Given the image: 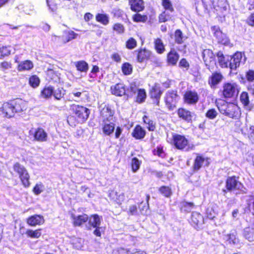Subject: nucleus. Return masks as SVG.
<instances>
[{
    "instance_id": "nucleus-26",
    "label": "nucleus",
    "mask_w": 254,
    "mask_h": 254,
    "mask_svg": "<svg viewBox=\"0 0 254 254\" xmlns=\"http://www.w3.org/2000/svg\"><path fill=\"white\" fill-rule=\"evenodd\" d=\"M114 114V111L112 110L109 105H105L100 112V116L102 118L103 122L110 121Z\"/></svg>"
},
{
    "instance_id": "nucleus-15",
    "label": "nucleus",
    "mask_w": 254,
    "mask_h": 254,
    "mask_svg": "<svg viewBox=\"0 0 254 254\" xmlns=\"http://www.w3.org/2000/svg\"><path fill=\"white\" fill-rule=\"evenodd\" d=\"M183 100L188 105H195L199 100V96L195 91L188 90L184 93Z\"/></svg>"
},
{
    "instance_id": "nucleus-8",
    "label": "nucleus",
    "mask_w": 254,
    "mask_h": 254,
    "mask_svg": "<svg viewBox=\"0 0 254 254\" xmlns=\"http://www.w3.org/2000/svg\"><path fill=\"white\" fill-rule=\"evenodd\" d=\"M210 164V158L205 157L202 154L196 153L194 159L192 170L193 172H198L203 167H208Z\"/></svg>"
},
{
    "instance_id": "nucleus-13",
    "label": "nucleus",
    "mask_w": 254,
    "mask_h": 254,
    "mask_svg": "<svg viewBox=\"0 0 254 254\" xmlns=\"http://www.w3.org/2000/svg\"><path fill=\"white\" fill-rule=\"evenodd\" d=\"M127 87L123 82H119L111 86L110 92L112 95L118 97L126 96L128 97V95L127 93Z\"/></svg>"
},
{
    "instance_id": "nucleus-37",
    "label": "nucleus",
    "mask_w": 254,
    "mask_h": 254,
    "mask_svg": "<svg viewBox=\"0 0 254 254\" xmlns=\"http://www.w3.org/2000/svg\"><path fill=\"white\" fill-rule=\"evenodd\" d=\"M218 57V62L219 65L222 68H227L229 67V59L226 58L221 51H219L216 54Z\"/></svg>"
},
{
    "instance_id": "nucleus-19",
    "label": "nucleus",
    "mask_w": 254,
    "mask_h": 254,
    "mask_svg": "<svg viewBox=\"0 0 254 254\" xmlns=\"http://www.w3.org/2000/svg\"><path fill=\"white\" fill-rule=\"evenodd\" d=\"M180 55L174 48H172L166 55V63L169 66H176L179 61Z\"/></svg>"
},
{
    "instance_id": "nucleus-57",
    "label": "nucleus",
    "mask_w": 254,
    "mask_h": 254,
    "mask_svg": "<svg viewBox=\"0 0 254 254\" xmlns=\"http://www.w3.org/2000/svg\"><path fill=\"white\" fill-rule=\"evenodd\" d=\"M179 66L183 69L188 70L190 67V64L186 58H182L179 62Z\"/></svg>"
},
{
    "instance_id": "nucleus-41",
    "label": "nucleus",
    "mask_w": 254,
    "mask_h": 254,
    "mask_svg": "<svg viewBox=\"0 0 254 254\" xmlns=\"http://www.w3.org/2000/svg\"><path fill=\"white\" fill-rule=\"evenodd\" d=\"M75 66L76 69L80 72H86L89 68L88 64L83 60L76 62Z\"/></svg>"
},
{
    "instance_id": "nucleus-55",
    "label": "nucleus",
    "mask_w": 254,
    "mask_h": 254,
    "mask_svg": "<svg viewBox=\"0 0 254 254\" xmlns=\"http://www.w3.org/2000/svg\"><path fill=\"white\" fill-rule=\"evenodd\" d=\"M153 154L154 155L157 156L161 158H164L165 156V154L163 150V147L161 145L158 146L152 151Z\"/></svg>"
},
{
    "instance_id": "nucleus-60",
    "label": "nucleus",
    "mask_w": 254,
    "mask_h": 254,
    "mask_svg": "<svg viewBox=\"0 0 254 254\" xmlns=\"http://www.w3.org/2000/svg\"><path fill=\"white\" fill-rule=\"evenodd\" d=\"M95 230L93 231V234L96 237L101 238L102 236V233H104V230H102V228L100 226L95 227Z\"/></svg>"
},
{
    "instance_id": "nucleus-25",
    "label": "nucleus",
    "mask_w": 254,
    "mask_h": 254,
    "mask_svg": "<svg viewBox=\"0 0 254 254\" xmlns=\"http://www.w3.org/2000/svg\"><path fill=\"white\" fill-rule=\"evenodd\" d=\"M130 8L132 11L140 12L145 9V2L143 0H128Z\"/></svg>"
},
{
    "instance_id": "nucleus-31",
    "label": "nucleus",
    "mask_w": 254,
    "mask_h": 254,
    "mask_svg": "<svg viewBox=\"0 0 254 254\" xmlns=\"http://www.w3.org/2000/svg\"><path fill=\"white\" fill-rule=\"evenodd\" d=\"M187 38L188 37L184 35L181 29H178L175 31L174 34V40L176 44L178 45L183 44Z\"/></svg>"
},
{
    "instance_id": "nucleus-52",
    "label": "nucleus",
    "mask_w": 254,
    "mask_h": 254,
    "mask_svg": "<svg viewBox=\"0 0 254 254\" xmlns=\"http://www.w3.org/2000/svg\"><path fill=\"white\" fill-rule=\"evenodd\" d=\"M113 31L116 32L118 34H122L125 31V28L123 24L120 23H115L112 27Z\"/></svg>"
},
{
    "instance_id": "nucleus-38",
    "label": "nucleus",
    "mask_w": 254,
    "mask_h": 254,
    "mask_svg": "<svg viewBox=\"0 0 254 254\" xmlns=\"http://www.w3.org/2000/svg\"><path fill=\"white\" fill-rule=\"evenodd\" d=\"M159 193L166 198H170L173 194L171 188L168 186H161L158 189Z\"/></svg>"
},
{
    "instance_id": "nucleus-61",
    "label": "nucleus",
    "mask_w": 254,
    "mask_h": 254,
    "mask_svg": "<svg viewBox=\"0 0 254 254\" xmlns=\"http://www.w3.org/2000/svg\"><path fill=\"white\" fill-rule=\"evenodd\" d=\"M99 71L100 69L99 66L96 65H93L90 71V72L92 75H90V77L93 78L96 77L97 76V73L99 72Z\"/></svg>"
},
{
    "instance_id": "nucleus-24",
    "label": "nucleus",
    "mask_w": 254,
    "mask_h": 254,
    "mask_svg": "<svg viewBox=\"0 0 254 254\" xmlns=\"http://www.w3.org/2000/svg\"><path fill=\"white\" fill-rule=\"evenodd\" d=\"M146 135V131L140 125H136L131 133V136L136 140H142Z\"/></svg>"
},
{
    "instance_id": "nucleus-23",
    "label": "nucleus",
    "mask_w": 254,
    "mask_h": 254,
    "mask_svg": "<svg viewBox=\"0 0 254 254\" xmlns=\"http://www.w3.org/2000/svg\"><path fill=\"white\" fill-rule=\"evenodd\" d=\"M71 218L73 226L81 227L89 220V216L85 213L77 216L72 214L71 215Z\"/></svg>"
},
{
    "instance_id": "nucleus-58",
    "label": "nucleus",
    "mask_w": 254,
    "mask_h": 254,
    "mask_svg": "<svg viewBox=\"0 0 254 254\" xmlns=\"http://www.w3.org/2000/svg\"><path fill=\"white\" fill-rule=\"evenodd\" d=\"M138 206L135 204L130 205L127 210V214L129 216L136 215L138 214Z\"/></svg>"
},
{
    "instance_id": "nucleus-1",
    "label": "nucleus",
    "mask_w": 254,
    "mask_h": 254,
    "mask_svg": "<svg viewBox=\"0 0 254 254\" xmlns=\"http://www.w3.org/2000/svg\"><path fill=\"white\" fill-rule=\"evenodd\" d=\"M69 114L67 117V122L71 127L85 123L90 114L89 109L83 105L74 103L69 105Z\"/></svg>"
},
{
    "instance_id": "nucleus-21",
    "label": "nucleus",
    "mask_w": 254,
    "mask_h": 254,
    "mask_svg": "<svg viewBox=\"0 0 254 254\" xmlns=\"http://www.w3.org/2000/svg\"><path fill=\"white\" fill-rule=\"evenodd\" d=\"M0 111L7 118L13 117L15 114L12 101L3 104L0 103Z\"/></svg>"
},
{
    "instance_id": "nucleus-20",
    "label": "nucleus",
    "mask_w": 254,
    "mask_h": 254,
    "mask_svg": "<svg viewBox=\"0 0 254 254\" xmlns=\"http://www.w3.org/2000/svg\"><path fill=\"white\" fill-rule=\"evenodd\" d=\"M176 112L178 117L180 119L187 123H191L192 122L193 113L190 110L184 107H180L177 109Z\"/></svg>"
},
{
    "instance_id": "nucleus-16",
    "label": "nucleus",
    "mask_w": 254,
    "mask_h": 254,
    "mask_svg": "<svg viewBox=\"0 0 254 254\" xmlns=\"http://www.w3.org/2000/svg\"><path fill=\"white\" fill-rule=\"evenodd\" d=\"M53 96L57 100L61 99L64 95L62 85L60 83L49 86V97Z\"/></svg>"
},
{
    "instance_id": "nucleus-33",
    "label": "nucleus",
    "mask_w": 254,
    "mask_h": 254,
    "mask_svg": "<svg viewBox=\"0 0 254 254\" xmlns=\"http://www.w3.org/2000/svg\"><path fill=\"white\" fill-rule=\"evenodd\" d=\"M44 222L42 216L38 215H35L29 217L27 219V223L31 226H35L37 225H40Z\"/></svg>"
},
{
    "instance_id": "nucleus-47",
    "label": "nucleus",
    "mask_w": 254,
    "mask_h": 254,
    "mask_svg": "<svg viewBox=\"0 0 254 254\" xmlns=\"http://www.w3.org/2000/svg\"><path fill=\"white\" fill-rule=\"evenodd\" d=\"M25 234L28 237H30L33 239H37L39 238L41 235V230L37 229L33 231L31 229H28L26 231Z\"/></svg>"
},
{
    "instance_id": "nucleus-3",
    "label": "nucleus",
    "mask_w": 254,
    "mask_h": 254,
    "mask_svg": "<svg viewBox=\"0 0 254 254\" xmlns=\"http://www.w3.org/2000/svg\"><path fill=\"white\" fill-rule=\"evenodd\" d=\"M244 188L243 184L239 181V177L235 175L228 176L225 180V188L222 190V193L226 196L229 192L239 191Z\"/></svg>"
},
{
    "instance_id": "nucleus-29",
    "label": "nucleus",
    "mask_w": 254,
    "mask_h": 254,
    "mask_svg": "<svg viewBox=\"0 0 254 254\" xmlns=\"http://www.w3.org/2000/svg\"><path fill=\"white\" fill-rule=\"evenodd\" d=\"M142 122L146 125L148 131H154L156 128V123L155 121L150 119L149 116L144 115L142 117Z\"/></svg>"
},
{
    "instance_id": "nucleus-62",
    "label": "nucleus",
    "mask_w": 254,
    "mask_h": 254,
    "mask_svg": "<svg viewBox=\"0 0 254 254\" xmlns=\"http://www.w3.org/2000/svg\"><path fill=\"white\" fill-rule=\"evenodd\" d=\"M111 59L117 63H120L121 62V57L119 54L114 53L111 56Z\"/></svg>"
},
{
    "instance_id": "nucleus-32",
    "label": "nucleus",
    "mask_w": 254,
    "mask_h": 254,
    "mask_svg": "<svg viewBox=\"0 0 254 254\" xmlns=\"http://www.w3.org/2000/svg\"><path fill=\"white\" fill-rule=\"evenodd\" d=\"M102 219V216H99L97 214H93L89 216L87 222L90 227L95 228L100 226Z\"/></svg>"
},
{
    "instance_id": "nucleus-17",
    "label": "nucleus",
    "mask_w": 254,
    "mask_h": 254,
    "mask_svg": "<svg viewBox=\"0 0 254 254\" xmlns=\"http://www.w3.org/2000/svg\"><path fill=\"white\" fill-rule=\"evenodd\" d=\"M189 222L193 227L198 229L204 223V217L200 213L194 211L192 213Z\"/></svg>"
},
{
    "instance_id": "nucleus-59",
    "label": "nucleus",
    "mask_w": 254,
    "mask_h": 254,
    "mask_svg": "<svg viewBox=\"0 0 254 254\" xmlns=\"http://www.w3.org/2000/svg\"><path fill=\"white\" fill-rule=\"evenodd\" d=\"M246 23L250 26L254 27V12L248 16L246 20Z\"/></svg>"
},
{
    "instance_id": "nucleus-63",
    "label": "nucleus",
    "mask_w": 254,
    "mask_h": 254,
    "mask_svg": "<svg viewBox=\"0 0 254 254\" xmlns=\"http://www.w3.org/2000/svg\"><path fill=\"white\" fill-rule=\"evenodd\" d=\"M11 67L10 63L7 62H2L0 64V68L2 70H5Z\"/></svg>"
},
{
    "instance_id": "nucleus-49",
    "label": "nucleus",
    "mask_w": 254,
    "mask_h": 254,
    "mask_svg": "<svg viewBox=\"0 0 254 254\" xmlns=\"http://www.w3.org/2000/svg\"><path fill=\"white\" fill-rule=\"evenodd\" d=\"M49 77L54 83H60V74L52 69H49Z\"/></svg>"
},
{
    "instance_id": "nucleus-39",
    "label": "nucleus",
    "mask_w": 254,
    "mask_h": 254,
    "mask_svg": "<svg viewBox=\"0 0 254 254\" xmlns=\"http://www.w3.org/2000/svg\"><path fill=\"white\" fill-rule=\"evenodd\" d=\"M194 206V204L192 202L183 201L181 202L180 210L182 212L189 213Z\"/></svg>"
},
{
    "instance_id": "nucleus-45",
    "label": "nucleus",
    "mask_w": 254,
    "mask_h": 254,
    "mask_svg": "<svg viewBox=\"0 0 254 254\" xmlns=\"http://www.w3.org/2000/svg\"><path fill=\"white\" fill-rule=\"evenodd\" d=\"M132 19L133 22L139 23H145L148 19V17L146 14H141L139 12H135L132 16Z\"/></svg>"
},
{
    "instance_id": "nucleus-50",
    "label": "nucleus",
    "mask_w": 254,
    "mask_h": 254,
    "mask_svg": "<svg viewBox=\"0 0 254 254\" xmlns=\"http://www.w3.org/2000/svg\"><path fill=\"white\" fill-rule=\"evenodd\" d=\"M240 100L244 106H247L250 104L249 96L247 92L243 91L240 96Z\"/></svg>"
},
{
    "instance_id": "nucleus-5",
    "label": "nucleus",
    "mask_w": 254,
    "mask_h": 254,
    "mask_svg": "<svg viewBox=\"0 0 254 254\" xmlns=\"http://www.w3.org/2000/svg\"><path fill=\"white\" fill-rule=\"evenodd\" d=\"M224 99H231L237 96L239 92V86L235 82L223 83L222 89L220 91Z\"/></svg>"
},
{
    "instance_id": "nucleus-12",
    "label": "nucleus",
    "mask_w": 254,
    "mask_h": 254,
    "mask_svg": "<svg viewBox=\"0 0 254 254\" xmlns=\"http://www.w3.org/2000/svg\"><path fill=\"white\" fill-rule=\"evenodd\" d=\"M13 169L19 174L23 185L25 187H28L29 186V176L25 168L19 163H16L14 165Z\"/></svg>"
},
{
    "instance_id": "nucleus-10",
    "label": "nucleus",
    "mask_w": 254,
    "mask_h": 254,
    "mask_svg": "<svg viewBox=\"0 0 254 254\" xmlns=\"http://www.w3.org/2000/svg\"><path fill=\"white\" fill-rule=\"evenodd\" d=\"M134 52L136 53V60L139 63L151 60L154 57L152 52L145 48H139L135 50Z\"/></svg>"
},
{
    "instance_id": "nucleus-44",
    "label": "nucleus",
    "mask_w": 254,
    "mask_h": 254,
    "mask_svg": "<svg viewBox=\"0 0 254 254\" xmlns=\"http://www.w3.org/2000/svg\"><path fill=\"white\" fill-rule=\"evenodd\" d=\"M95 19L104 25H107L109 23V18L106 14L97 13L95 16Z\"/></svg>"
},
{
    "instance_id": "nucleus-48",
    "label": "nucleus",
    "mask_w": 254,
    "mask_h": 254,
    "mask_svg": "<svg viewBox=\"0 0 254 254\" xmlns=\"http://www.w3.org/2000/svg\"><path fill=\"white\" fill-rule=\"evenodd\" d=\"M122 70L124 75H130L132 72V66L129 63L126 62L122 65Z\"/></svg>"
},
{
    "instance_id": "nucleus-42",
    "label": "nucleus",
    "mask_w": 254,
    "mask_h": 254,
    "mask_svg": "<svg viewBox=\"0 0 254 254\" xmlns=\"http://www.w3.org/2000/svg\"><path fill=\"white\" fill-rule=\"evenodd\" d=\"M33 67V64L30 61H25L21 62L18 66V70L20 71L30 70Z\"/></svg>"
},
{
    "instance_id": "nucleus-54",
    "label": "nucleus",
    "mask_w": 254,
    "mask_h": 254,
    "mask_svg": "<svg viewBox=\"0 0 254 254\" xmlns=\"http://www.w3.org/2000/svg\"><path fill=\"white\" fill-rule=\"evenodd\" d=\"M29 83L33 88L37 87L40 83V79L37 76L32 75L29 78Z\"/></svg>"
},
{
    "instance_id": "nucleus-18",
    "label": "nucleus",
    "mask_w": 254,
    "mask_h": 254,
    "mask_svg": "<svg viewBox=\"0 0 254 254\" xmlns=\"http://www.w3.org/2000/svg\"><path fill=\"white\" fill-rule=\"evenodd\" d=\"M223 78V76L221 72L215 71L209 76L208 84L211 88L215 89L222 81Z\"/></svg>"
},
{
    "instance_id": "nucleus-53",
    "label": "nucleus",
    "mask_w": 254,
    "mask_h": 254,
    "mask_svg": "<svg viewBox=\"0 0 254 254\" xmlns=\"http://www.w3.org/2000/svg\"><path fill=\"white\" fill-rule=\"evenodd\" d=\"M217 115L218 113L214 108L209 109L205 114V117L210 120L214 119Z\"/></svg>"
},
{
    "instance_id": "nucleus-4",
    "label": "nucleus",
    "mask_w": 254,
    "mask_h": 254,
    "mask_svg": "<svg viewBox=\"0 0 254 254\" xmlns=\"http://www.w3.org/2000/svg\"><path fill=\"white\" fill-rule=\"evenodd\" d=\"M171 144L175 149L181 151H189L193 148L190 147L189 139L184 135L178 133L172 135Z\"/></svg>"
},
{
    "instance_id": "nucleus-2",
    "label": "nucleus",
    "mask_w": 254,
    "mask_h": 254,
    "mask_svg": "<svg viewBox=\"0 0 254 254\" xmlns=\"http://www.w3.org/2000/svg\"><path fill=\"white\" fill-rule=\"evenodd\" d=\"M216 104L218 110L223 115L233 119H238L240 117L241 110L237 104L225 101L222 103H216Z\"/></svg>"
},
{
    "instance_id": "nucleus-36",
    "label": "nucleus",
    "mask_w": 254,
    "mask_h": 254,
    "mask_svg": "<svg viewBox=\"0 0 254 254\" xmlns=\"http://www.w3.org/2000/svg\"><path fill=\"white\" fill-rule=\"evenodd\" d=\"M30 134H33L34 138L39 141L45 140L46 137V133L42 128H38L37 130H30Z\"/></svg>"
},
{
    "instance_id": "nucleus-9",
    "label": "nucleus",
    "mask_w": 254,
    "mask_h": 254,
    "mask_svg": "<svg viewBox=\"0 0 254 254\" xmlns=\"http://www.w3.org/2000/svg\"><path fill=\"white\" fill-rule=\"evenodd\" d=\"M162 93L163 91L158 83H155L149 89V96L154 105L157 106L160 105L161 97Z\"/></svg>"
},
{
    "instance_id": "nucleus-34",
    "label": "nucleus",
    "mask_w": 254,
    "mask_h": 254,
    "mask_svg": "<svg viewBox=\"0 0 254 254\" xmlns=\"http://www.w3.org/2000/svg\"><path fill=\"white\" fill-rule=\"evenodd\" d=\"M109 121L103 122V125L102 130L103 133L107 135H110L113 133L115 129V124Z\"/></svg>"
},
{
    "instance_id": "nucleus-7",
    "label": "nucleus",
    "mask_w": 254,
    "mask_h": 254,
    "mask_svg": "<svg viewBox=\"0 0 254 254\" xmlns=\"http://www.w3.org/2000/svg\"><path fill=\"white\" fill-rule=\"evenodd\" d=\"M180 96L176 89L167 91L164 98L165 104L169 111H172L177 106Z\"/></svg>"
},
{
    "instance_id": "nucleus-64",
    "label": "nucleus",
    "mask_w": 254,
    "mask_h": 254,
    "mask_svg": "<svg viewBox=\"0 0 254 254\" xmlns=\"http://www.w3.org/2000/svg\"><path fill=\"white\" fill-rule=\"evenodd\" d=\"M139 89L137 88V85L135 83H131L128 87V90L132 94H135L137 92Z\"/></svg>"
},
{
    "instance_id": "nucleus-11",
    "label": "nucleus",
    "mask_w": 254,
    "mask_h": 254,
    "mask_svg": "<svg viewBox=\"0 0 254 254\" xmlns=\"http://www.w3.org/2000/svg\"><path fill=\"white\" fill-rule=\"evenodd\" d=\"M202 57L204 64L209 70L213 69V65L216 64L215 55L210 49H204L202 52Z\"/></svg>"
},
{
    "instance_id": "nucleus-22",
    "label": "nucleus",
    "mask_w": 254,
    "mask_h": 254,
    "mask_svg": "<svg viewBox=\"0 0 254 254\" xmlns=\"http://www.w3.org/2000/svg\"><path fill=\"white\" fill-rule=\"evenodd\" d=\"M243 58V53L241 52H236L231 57L229 64L231 70H236L240 65Z\"/></svg>"
},
{
    "instance_id": "nucleus-40",
    "label": "nucleus",
    "mask_w": 254,
    "mask_h": 254,
    "mask_svg": "<svg viewBox=\"0 0 254 254\" xmlns=\"http://www.w3.org/2000/svg\"><path fill=\"white\" fill-rule=\"evenodd\" d=\"M136 93L137 95L135 97V102L139 104L144 102L147 97L145 90L143 88H140L137 90Z\"/></svg>"
},
{
    "instance_id": "nucleus-28",
    "label": "nucleus",
    "mask_w": 254,
    "mask_h": 254,
    "mask_svg": "<svg viewBox=\"0 0 254 254\" xmlns=\"http://www.w3.org/2000/svg\"><path fill=\"white\" fill-rule=\"evenodd\" d=\"M214 36L217 39L218 42L221 44H225L227 42V38L225 34L223 33L219 27L214 26L212 27Z\"/></svg>"
},
{
    "instance_id": "nucleus-35",
    "label": "nucleus",
    "mask_w": 254,
    "mask_h": 254,
    "mask_svg": "<svg viewBox=\"0 0 254 254\" xmlns=\"http://www.w3.org/2000/svg\"><path fill=\"white\" fill-rule=\"evenodd\" d=\"M78 34L72 30H64L62 36L63 43H66L70 41L75 39Z\"/></svg>"
},
{
    "instance_id": "nucleus-51",
    "label": "nucleus",
    "mask_w": 254,
    "mask_h": 254,
    "mask_svg": "<svg viewBox=\"0 0 254 254\" xmlns=\"http://www.w3.org/2000/svg\"><path fill=\"white\" fill-rule=\"evenodd\" d=\"M137 45L136 40L132 37H130L126 42V48L128 50L134 49L136 47Z\"/></svg>"
},
{
    "instance_id": "nucleus-27",
    "label": "nucleus",
    "mask_w": 254,
    "mask_h": 254,
    "mask_svg": "<svg viewBox=\"0 0 254 254\" xmlns=\"http://www.w3.org/2000/svg\"><path fill=\"white\" fill-rule=\"evenodd\" d=\"M14 112L19 113L25 111L27 109V103L21 99H17L12 101Z\"/></svg>"
},
{
    "instance_id": "nucleus-56",
    "label": "nucleus",
    "mask_w": 254,
    "mask_h": 254,
    "mask_svg": "<svg viewBox=\"0 0 254 254\" xmlns=\"http://www.w3.org/2000/svg\"><path fill=\"white\" fill-rule=\"evenodd\" d=\"M245 77L249 82L254 81V69H249L245 73Z\"/></svg>"
},
{
    "instance_id": "nucleus-30",
    "label": "nucleus",
    "mask_w": 254,
    "mask_h": 254,
    "mask_svg": "<svg viewBox=\"0 0 254 254\" xmlns=\"http://www.w3.org/2000/svg\"><path fill=\"white\" fill-rule=\"evenodd\" d=\"M153 44L154 49L157 54L161 55L165 52L166 50L165 45L160 38L155 39Z\"/></svg>"
},
{
    "instance_id": "nucleus-46",
    "label": "nucleus",
    "mask_w": 254,
    "mask_h": 254,
    "mask_svg": "<svg viewBox=\"0 0 254 254\" xmlns=\"http://www.w3.org/2000/svg\"><path fill=\"white\" fill-rule=\"evenodd\" d=\"M141 161L136 157H133L132 158L130 162V166L132 172H136L140 168Z\"/></svg>"
},
{
    "instance_id": "nucleus-6",
    "label": "nucleus",
    "mask_w": 254,
    "mask_h": 254,
    "mask_svg": "<svg viewBox=\"0 0 254 254\" xmlns=\"http://www.w3.org/2000/svg\"><path fill=\"white\" fill-rule=\"evenodd\" d=\"M161 5L164 9L158 15V21L160 23L165 22L171 19L170 13H173L175 8L170 0H161Z\"/></svg>"
},
{
    "instance_id": "nucleus-14",
    "label": "nucleus",
    "mask_w": 254,
    "mask_h": 254,
    "mask_svg": "<svg viewBox=\"0 0 254 254\" xmlns=\"http://www.w3.org/2000/svg\"><path fill=\"white\" fill-rule=\"evenodd\" d=\"M108 196L110 201L113 204L120 206L125 199V196L123 193H120L115 190H109Z\"/></svg>"
},
{
    "instance_id": "nucleus-43",
    "label": "nucleus",
    "mask_w": 254,
    "mask_h": 254,
    "mask_svg": "<svg viewBox=\"0 0 254 254\" xmlns=\"http://www.w3.org/2000/svg\"><path fill=\"white\" fill-rule=\"evenodd\" d=\"M149 199L150 195L149 194H146V203H145L143 201H141L138 204V210L140 214H143L144 212H146L148 209Z\"/></svg>"
}]
</instances>
